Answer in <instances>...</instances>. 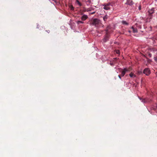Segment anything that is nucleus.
<instances>
[{
	"instance_id": "9",
	"label": "nucleus",
	"mask_w": 157,
	"mask_h": 157,
	"mask_svg": "<svg viewBox=\"0 0 157 157\" xmlns=\"http://www.w3.org/2000/svg\"><path fill=\"white\" fill-rule=\"evenodd\" d=\"M108 39L109 37L108 36H106L103 39V41L104 42H106Z\"/></svg>"
},
{
	"instance_id": "14",
	"label": "nucleus",
	"mask_w": 157,
	"mask_h": 157,
	"mask_svg": "<svg viewBox=\"0 0 157 157\" xmlns=\"http://www.w3.org/2000/svg\"><path fill=\"white\" fill-rule=\"evenodd\" d=\"M77 23L78 24H79L80 23L83 24L84 23L83 22H82L81 21H77Z\"/></svg>"
},
{
	"instance_id": "22",
	"label": "nucleus",
	"mask_w": 157,
	"mask_h": 157,
	"mask_svg": "<svg viewBox=\"0 0 157 157\" xmlns=\"http://www.w3.org/2000/svg\"><path fill=\"white\" fill-rule=\"evenodd\" d=\"M47 32L49 33L50 32V31L49 30H48Z\"/></svg>"
},
{
	"instance_id": "11",
	"label": "nucleus",
	"mask_w": 157,
	"mask_h": 157,
	"mask_svg": "<svg viewBox=\"0 0 157 157\" xmlns=\"http://www.w3.org/2000/svg\"><path fill=\"white\" fill-rule=\"evenodd\" d=\"M122 23L123 24L128 25V23L125 21H122Z\"/></svg>"
},
{
	"instance_id": "16",
	"label": "nucleus",
	"mask_w": 157,
	"mask_h": 157,
	"mask_svg": "<svg viewBox=\"0 0 157 157\" xmlns=\"http://www.w3.org/2000/svg\"><path fill=\"white\" fill-rule=\"evenodd\" d=\"M154 60L157 63V56L154 57Z\"/></svg>"
},
{
	"instance_id": "10",
	"label": "nucleus",
	"mask_w": 157,
	"mask_h": 157,
	"mask_svg": "<svg viewBox=\"0 0 157 157\" xmlns=\"http://www.w3.org/2000/svg\"><path fill=\"white\" fill-rule=\"evenodd\" d=\"M154 9H152L151 10H149V11L148 12L150 14H152L154 13Z\"/></svg>"
},
{
	"instance_id": "3",
	"label": "nucleus",
	"mask_w": 157,
	"mask_h": 157,
	"mask_svg": "<svg viewBox=\"0 0 157 157\" xmlns=\"http://www.w3.org/2000/svg\"><path fill=\"white\" fill-rule=\"evenodd\" d=\"M110 5V3H108L107 4H104L103 6H104L103 9L106 10H108L110 9L109 6Z\"/></svg>"
},
{
	"instance_id": "4",
	"label": "nucleus",
	"mask_w": 157,
	"mask_h": 157,
	"mask_svg": "<svg viewBox=\"0 0 157 157\" xmlns=\"http://www.w3.org/2000/svg\"><path fill=\"white\" fill-rule=\"evenodd\" d=\"M129 71L128 69H126V68H124V70L122 71L121 75L122 76H124L126 73Z\"/></svg>"
},
{
	"instance_id": "2",
	"label": "nucleus",
	"mask_w": 157,
	"mask_h": 157,
	"mask_svg": "<svg viewBox=\"0 0 157 157\" xmlns=\"http://www.w3.org/2000/svg\"><path fill=\"white\" fill-rule=\"evenodd\" d=\"M100 23V20L97 19H94L93 21V23L92 24L93 25H95L96 26H98V24Z\"/></svg>"
},
{
	"instance_id": "18",
	"label": "nucleus",
	"mask_w": 157,
	"mask_h": 157,
	"mask_svg": "<svg viewBox=\"0 0 157 157\" xmlns=\"http://www.w3.org/2000/svg\"><path fill=\"white\" fill-rule=\"evenodd\" d=\"M139 10H140L141 9V6H139Z\"/></svg>"
},
{
	"instance_id": "1",
	"label": "nucleus",
	"mask_w": 157,
	"mask_h": 157,
	"mask_svg": "<svg viewBox=\"0 0 157 157\" xmlns=\"http://www.w3.org/2000/svg\"><path fill=\"white\" fill-rule=\"evenodd\" d=\"M143 73L146 75L148 76L151 74V71L149 68H146L144 70Z\"/></svg>"
},
{
	"instance_id": "17",
	"label": "nucleus",
	"mask_w": 157,
	"mask_h": 157,
	"mask_svg": "<svg viewBox=\"0 0 157 157\" xmlns=\"http://www.w3.org/2000/svg\"><path fill=\"white\" fill-rule=\"evenodd\" d=\"M116 53H117V54H119V53H120V52H119V50H117V51H116Z\"/></svg>"
},
{
	"instance_id": "23",
	"label": "nucleus",
	"mask_w": 157,
	"mask_h": 157,
	"mask_svg": "<svg viewBox=\"0 0 157 157\" xmlns=\"http://www.w3.org/2000/svg\"><path fill=\"white\" fill-rule=\"evenodd\" d=\"M129 33H130V32H130V31H129Z\"/></svg>"
},
{
	"instance_id": "13",
	"label": "nucleus",
	"mask_w": 157,
	"mask_h": 157,
	"mask_svg": "<svg viewBox=\"0 0 157 157\" xmlns=\"http://www.w3.org/2000/svg\"><path fill=\"white\" fill-rule=\"evenodd\" d=\"M76 2L78 5L79 6H81V3L79 2L78 0H76Z\"/></svg>"
},
{
	"instance_id": "5",
	"label": "nucleus",
	"mask_w": 157,
	"mask_h": 157,
	"mask_svg": "<svg viewBox=\"0 0 157 157\" xmlns=\"http://www.w3.org/2000/svg\"><path fill=\"white\" fill-rule=\"evenodd\" d=\"M88 18V16L86 15H83L81 17V20L82 21H85Z\"/></svg>"
},
{
	"instance_id": "7",
	"label": "nucleus",
	"mask_w": 157,
	"mask_h": 157,
	"mask_svg": "<svg viewBox=\"0 0 157 157\" xmlns=\"http://www.w3.org/2000/svg\"><path fill=\"white\" fill-rule=\"evenodd\" d=\"M129 76L133 78L136 77V75L132 73H131L129 74Z\"/></svg>"
},
{
	"instance_id": "21",
	"label": "nucleus",
	"mask_w": 157,
	"mask_h": 157,
	"mask_svg": "<svg viewBox=\"0 0 157 157\" xmlns=\"http://www.w3.org/2000/svg\"><path fill=\"white\" fill-rule=\"evenodd\" d=\"M94 13H95V12H93V13H91V14H94Z\"/></svg>"
},
{
	"instance_id": "20",
	"label": "nucleus",
	"mask_w": 157,
	"mask_h": 157,
	"mask_svg": "<svg viewBox=\"0 0 157 157\" xmlns=\"http://www.w3.org/2000/svg\"><path fill=\"white\" fill-rule=\"evenodd\" d=\"M118 77H119V78L120 79H121V77L120 75H118Z\"/></svg>"
},
{
	"instance_id": "8",
	"label": "nucleus",
	"mask_w": 157,
	"mask_h": 157,
	"mask_svg": "<svg viewBox=\"0 0 157 157\" xmlns=\"http://www.w3.org/2000/svg\"><path fill=\"white\" fill-rule=\"evenodd\" d=\"M131 29H132L133 32L134 33H136L137 32L136 29L134 28L133 27H132Z\"/></svg>"
},
{
	"instance_id": "12",
	"label": "nucleus",
	"mask_w": 157,
	"mask_h": 157,
	"mask_svg": "<svg viewBox=\"0 0 157 157\" xmlns=\"http://www.w3.org/2000/svg\"><path fill=\"white\" fill-rule=\"evenodd\" d=\"M69 7L71 10H74V7H73L72 5H69Z\"/></svg>"
},
{
	"instance_id": "19",
	"label": "nucleus",
	"mask_w": 157,
	"mask_h": 157,
	"mask_svg": "<svg viewBox=\"0 0 157 157\" xmlns=\"http://www.w3.org/2000/svg\"><path fill=\"white\" fill-rule=\"evenodd\" d=\"M148 56H149L150 57H151V54H148Z\"/></svg>"
},
{
	"instance_id": "6",
	"label": "nucleus",
	"mask_w": 157,
	"mask_h": 157,
	"mask_svg": "<svg viewBox=\"0 0 157 157\" xmlns=\"http://www.w3.org/2000/svg\"><path fill=\"white\" fill-rule=\"evenodd\" d=\"M126 4H128V5H132L133 4V2H132V0H129V1H128L126 3Z\"/></svg>"
},
{
	"instance_id": "15",
	"label": "nucleus",
	"mask_w": 157,
	"mask_h": 157,
	"mask_svg": "<svg viewBox=\"0 0 157 157\" xmlns=\"http://www.w3.org/2000/svg\"><path fill=\"white\" fill-rule=\"evenodd\" d=\"M107 15H106V16H105L104 17H103V19L104 20V21H105V20L106 19H107Z\"/></svg>"
}]
</instances>
